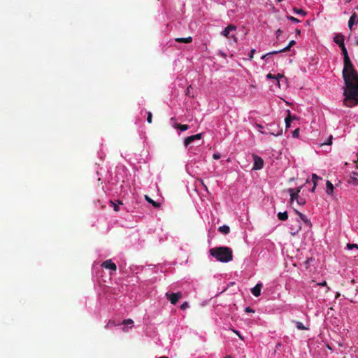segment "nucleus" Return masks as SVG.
Here are the masks:
<instances>
[{
	"instance_id": "nucleus-1",
	"label": "nucleus",
	"mask_w": 358,
	"mask_h": 358,
	"mask_svg": "<svg viewBox=\"0 0 358 358\" xmlns=\"http://www.w3.org/2000/svg\"><path fill=\"white\" fill-rule=\"evenodd\" d=\"M343 78L345 85L343 95V104L347 107L358 105V73L355 69L350 59L344 60Z\"/></svg>"
},
{
	"instance_id": "nucleus-2",
	"label": "nucleus",
	"mask_w": 358,
	"mask_h": 358,
	"mask_svg": "<svg viewBox=\"0 0 358 358\" xmlns=\"http://www.w3.org/2000/svg\"><path fill=\"white\" fill-rule=\"evenodd\" d=\"M210 255L220 262H229L233 259L231 248L226 246L215 247L210 249Z\"/></svg>"
},
{
	"instance_id": "nucleus-3",
	"label": "nucleus",
	"mask_w": 358,
	"mask_h": 358,
	"mask_svg": "<svg viewBox=\"0 0 358 358\" xmlns=\"http://www.w3.org/2000/svg\"><path fill=\"white\" fill-rule=\"evenodd\" d=\"M166 296L172 304H176L182 298V293L180 292L171 294L167 292L166 293Z\"/></svg>"
},
{
	"instance_id": "nucleus-4",
	"label": "nucleus",
	"mask_w": 358,
	"mask_h": 358,
	"mask_svg": "<svg viewBox=\"0 0 358 358\" xmlns=\"http://www.w3.org/2000/svg\"><path fill=\"white\" fill-rule=\"evenodd\" d=\"M296 42L294 40H292L287 46H286L285 48H282V49H280L279 50H276V51H273V52H268L264 55L262 56V59H264L266 58L267 56L268 55H275V54H278V53H280V52H286L287 50H289V49L291 48V47H292L294 45H295Z\"/></svg>"
},
{
	"instance_id": "nucleus-5",
	"label": "nucleus",
	"mask_w": 358,
	"mask_h": 358,
	"mask_svg": "<svg viewBox=\"0 0 358 358\" xmlns=\"http://www.w3.org/2000/svg\"><path fill=\"white\" fill-rule=\"evenodd\" d=\"M254 157V165L252 169L260 170L264 166V160L262 158L257 155H253Z\"/></svg>"
},
{
	"instance_id": "nucleus-6",
	"label": "nucleus",
	"mask_w": 358,
	"mask_h": 358,
	"mask_svg": "<svg viewBox=\"0 0 358 358\" xmlns=\"http://www.w3.org/2000/svg\"><path fill=\"white\" fill-rule=\"evenodd\" d=\"M302 187H299L296 189H289V192L290 194V201L291 203H293L294 200H297L299 196V194L301 192Z\"/></svg>"
},
{
	"instance_id": "nucleus-7",
	"label": "nucleus",
	"mask_w": 358,
	"mask_h": 358,
	"mask_svg": "<svg viewBox=\"0 0 358 358\" xmlns=\"http://www.w3.org/2000/svg\"><path fill=\"white\" fill-rule=\"evenodd\" d=\"M201 136H202L201 133L188 136L185 139L184 144L185 146H187L189 144H191L194 141L201 139Z\"/></svg>"
},
{
	"instance_id": "nucleus-8",
	"label": "nucleus",
	"mask_w": 358,
	"mask_h": 358,
	"mask_svg": "<svg viewBox=\"0 0 358 358\" xmlns=\"http://www.w3.org/2000/svg\"><path fill=\"white\" fill-rule=\"evenodd\" d=\"M101 266L105 268L112 270L113 271H115L117 270L116 264L115 263H113L111 259H108V260L104 261L101 264Z\"/></svg>"
},
{
	"instance_id": "nucleus-9",
	"label": "nucleus",
	"mask_w": 358,
	"mask_h": 358,
	"mask_svg": "<svg viewBox=\"0 0 358 358\" xmlns=\"http://www.w3.org/2000/svg\"><path fill=\"white\" fill-rule=\"evenodd\" d=\"M334 41L338 45V46L340 48L343 47L345 45L344 44V36L341 34H338L335 36L334 38Z\"/></svg>"
},
{
	"instance_id": "nucleus-10",
	"label": "nucleus",
	"mask_w": 358,
	"mask_h": 358,
	"mask_svg": "<svg viewBox=\"0 0 358 358\" xmlns=\"http://www.w3.org/2000/svg\"><path fill=\"white\" fill-rule=\"evenodd\" d=\"M236 29V27L233 25V24H229L228 25L222 32V34L227 37V38H229V33L230 31H235Z\"/></svg>"
},
{
	"instance_id": "nucleus-11",
	"label": "nucleus",
	"mask_w": 358,
	"mask_h": 358,
	"mask_svg": "<svg viewBox=\"0 0 358 358\" xmlns=\"http://www.w3.org/2000/svg\"><path fill=\"white\" fill-rule=\"evenodd\" d=\"M262 285L260 283L257 284L253 288L251 289L252 294L255 296H259L261 294V289Z\"/></svg>"
},
{
	"instance_id": "nucleus-12",
	"label": "nucleus",
	"mask_w": 358,
	"mask_h": 358,
	"mask_svg": "<svg viewBox=\"0 0 358 358\" xmlns=\"http://www.w3.org/2000/svg\"><path fill=\"white\" fill-rule=\"evenodd\" d=\"M294 211L296 212V213L299 216L301 220H303V222L305 224H306L308 226H311L310 221L307 218V217L305 215H303V213H301V212L298 211L296 209H294Z\"/></svg>"
},
{
	"instance_id": "nucleus-13",
	"label": "nucleus",
	"mask_w": 358,
	"mask_h": 358,
	"mask_svg": "<svg viewBox=\"0 0 358 358\" xmlns=\"http://www.w3.org/2000/svg\"><path fill=\"white\" fill-rule=\"evenodd\" d=\"M287 113H288V115L285 117V126H286V128H289L290 127V124H291V122L293 120H295L296 119V116L294 115V116H292L290 115V111L288 110H287Z\"/></svg>"
},
{
	"instance_id": "nucleus-14",
	"label": "nucleus",
	"mask_w": 358,
	"mask_h": 358,
	"mask_svg": "<svg viewBox=\"0 0 358 358\" xmlns=\"http://www.w3.org/2000/svg\"><path fill=\"white\" fill-rule=\"evenodd\" d=\"M357 22V13L354 12L352 15L350 17V20L348 21V27L350 29H352V26L356 23Z\"/></svg>"
},
{
	"instance_id": "nucleus-15",
	"label": "nucleus",
	"mask_w": 358,
	"mask_h": 358,
	"mask_svg": "<svg viewBox=\"0 0 358 358\" xmlns=\"http://www.w3.org/2000/svg\"><path fill=\"white\" fill-rule=\"evenodd\" d=\"M326 187H327V189H326L327 194L329 195H331L334 192V187L333 184L329 180L327 181Z\"/></svg>"
},
{
	"instance_id": "nucleus-16",
	"label": "nucleus",
	"mask_w": 358,
	"mask_h": 358,
	"mask_svg": "<svg viewBox=\"0 0 358 358\" xmlns=\"http://www.w3.org/2000/svg\"><path fill=\"white\" fill-rule=\"evenodd\" d=\"M175 41L178 43H189L192 41V38L191 36L186 38H176Z\"/></svg>"
},
{
	"instance_id": "nucleus-17",
	"label": "nucleus",
	"mask_w": 358,
	"mask_h": 358,
	"mask_svg": "<svg viewBox=\"0 0 358 358\" xmlns=\"http://www.w3.org/2000/svg\"><path fill=\"white\" fill-rule=\"evenodd\" d=\"M218 231L223 234H228L230 231V229L229 226L223 225L219 227Z\"/></svg>"
},
{
	"instance_id": "nucleus-18",
	"label": "nucleus",
	"mask_w": 358,
	"mask_h": 358,
	"mask_svg": "<svg viewBox=\"0 0 358 358\" xmlns=\"http://www.w3.org/2000/svg\"><path fill=\"white\" fill-rule=\"evenodd\" d=\"M277 216H278V218L282 221L287 220L288 218V215L286 211H285L283 213H281V212L278 213Z\"/></svg>"
},
{
	"instance_id": "nucleus-19",
	"label": "nucleus",
	"mask_w": 358,
	"mask_h": 358,
	"mask_svg": "<svg viewBox=\"0 0 358 358\" xmlns=\"http://www.w3.org/2000/svg\"><path fill=\"white\" fill-rule=\"evenodd\" d=\"M145 198L146 201H147L148 203H151L154 207H155V208H158V207H159L160 204H159V203H157V202H155V201H153V200H152V199H150L148 196H147V195H146V196H145Z\"/></svg>"
},
{
	"instance_id": "nucleus-20",
	"label": "nucleus",
	"mask_w": 358,
	"mask_h": 358,
	"mask_svg": "<svg viewBox=\"0 0 358 358\" xmlns=\"http://www.w3.org/2000/svg\"><path fill=\"white\" fill-rule=\"evenodd\" d=\"M176 127L177 129H179L182 131H186L189 129V126L187 124H177Z\"/></svg>"
},
{
	"instance_id": "nucleus-21",
	"label": "nucleus",
	"mask_w": 358,
	"mask_h": 358,
	"mask_svg": "<svg viewBox=\"0 0 358 358\" xmlns=\"http://www.w3.org/2000/svg\"><path fill=\"white\" fill-rule=\"evenodd\" d=\"M109 203H110V206H112V207L113 208V210H114L115 212H118V211H120V207H119L118 204H117L116 202H115V201H113L110 200V201H109Z\"/></svg>"
},
{
	"instance_id": "nucleus-22",
	"label": "nucleus",
	"mask_w": 358,
	"mask_h": 358,
	"mask_svg": "<svg viewBox=\"0 0 358 358\" xmlns=\"http://www.w3.org/2000/svg\"><path fill=\"white\" fill-rule=\"evenodd\" d=\"M341 50H342V54H343V57H344V60L350 59L345 46L344 45V46L341 47Z\"/></svg>"
},
{
	"instance_id": "nucleus-23",
	"label": "nucleus",
	"mask_w": 358,
	"mask_h": 358,
	"mask_svg": "<svg viewBox=\"0 0 358 358\" xmlns=\"http://www.w3.org/2000/svg\"><path fill=\"white\" fill-rule=\"evenodd\" d=\"M318 180H322V178L317 176V174H315V173H313L312 174V181L313 182V185H315V186H317V182Z\"/></svg>"
},
{
	"instance_id": "nucleus-24",
	"label": "nucleus",
	"mask_w": 358,
	"mask_h": 358,
	"mask_svg": "<svg viewBox=\"0 0 358 358\" xmlns=\"http://www.w3.org/2000/svg\"><path fill=\"white\" fill-rule=\"evenodd\" d=\"M269 130H271V131L269 132L270 134L271 135H273V136H280L282 134V129H280L279 131H278L276 133L274 132L273 129L270 128Z\"/></svg>"
},
{
	"instance_id": "nucleus-25",
	"label": "nucleus",
	"mask_w": 358,
	"mask_h": 358,
	"mask_svg": "<svg viewBox=\"0 0 358 358\" xmlns=\"http://www.w3.org/2000/svg\"><path fill=\"white\" fill-rule=\"evenodd\" d=\"M315 260L314 258L310 257L306 259V261L304 262L306 268H308L309 264Z\"/></svg>"
},
{
	"instance_id": "nucleus-26",
	"label": "nucleus",
	"mask_w": 358,
	"mask_h": 358,
	"mask_svg": "<svg viewBox=\"0 0 358 358\" xmlns=\"http://www.w3.org/2000/svg\"><path fill=\"white\" fill-rule=\"evenodd\" d=\"M296 327L299 330H305L307 329V328L300 322H296Z\"/></svg>"
},
{
	"instance_id": "nucleus-27",
	"label": "nucleus",
	"mask_w": 358,
	"mask_h": 358,
	"mask_svg": "<svg viewBox=\"0 0 358 358\" xmlns=\"http://www.w3.org/2000/svg\"><path fill=\"white\" fill-rule=\"evenodd\" d=\"M294 13L301 14L302 15H306V13L302 9H299V8H294Z\"/></svg>"
},
{
	"instance_id": "nucleus-28",
	"label": "nucleus",
	"mask_w": 358,
	"mask_h": 358,
	"mask_svg": "<svg viewBox=\"0 0 358 358\" xmlns=\"http://www.w3.org/2000/svg\"><path fill=\"white\" fill-rule=\"evenodd\" d=\"M191 88H192V86H191V85H189V86L187 87V91H186V95H187V96H190V97H194V94H192V92H191Z\"/></svg>"
},
{
	"instance_id": "nucleus-29",
	"label": "nucleus",
	"mask_w": 358,
	"mask_h": 358,
	"mask_svg": "<svg viewBox=\"0 0 358 358\" xmlns=\"http://www.w3.org/2000/svg\"><path fill=\"white\" fill-rule=\"evenodd\" d=\"M133 323H134V321L131 319L124 320L122 322V324H125V325L132 324Z\"/></svg>"
},
{
	"instance_id": "nucleus-30",
	"label": "nucleus",
	"mask_w": 358,
	"mask_h": 358,
	"mask_svg": "<svg viewBox=\"0 0 358 358\" xmlns=\"http://www.w3.org/2000/svg\"><path fill=\"white\" fill-rule=\"evenodd\" d=\"M347 248L350 250L351 249H353V248H356V249H358V245L357 244H352V243H348L347 245Z\"/></svg>"
},
{
	"instance_id": "nucleus-31",
	"label": "nucleus",
	"mask_w": 358,
	"mask_h": 358,
	"mask_svg": "<svg viewBox=\"0 0 358 358\" xmlns=\"http://www.w3.org/2000/svg\"><path fill=\"white\" fill-rule=\"evenodd\" d=\"M296 202L299 205H304L306 203L305 199L303 198H300V197L298 198V199L296 200Z\"/></svg>"
},
{
	"instance_id": "nucleus-32",
	"label": "nucleus",
	"mask_w": 358,
	"mask_h": 358,
	"mask_svg": "<svg viewBox=\"0 0 358 358\" xmlns=\"http://www.w3.org/2000/svg\"><path fill=\"white\" fill-rule=\"evenodd\" d=\"M152 115L151 112H148L147 121L148 123H152Z\"/></svg>"
},
{
	"instance_id": "nucleus-33",
	"label": "nucleus",
	"mask_w": 358,
	"mask_h": 358,
	"mask_svg": "<svg viewBox=\"0 0 358 358\" xmlns=\"http://www.w3.org/2000/svg\"><path fill=\"white\" fill-rule=\"evenodd\" d=\"M299 129H296L292 132V136H293V137H294V138H298V137H299Z\"/></svg>"
},
{
	"instance_id": "nucleus-34",
	"label": "nucleus",
	"mask_w": 358,
	"mask_h": 358,
	"mask_svg": "<svg viewBox=\"0 0 358 358\" xmlns=\"http://www.w3.org/2000/svg\"><path fill=\"white\" fill-rule=\"evenodd\" d=\"M283 78L286 79L285 78V76L282 74H280V73H278V74L275 75V80H280V79H283Z\"/></svg>"
},
{
	"instance_id": "nucleus-35",
	"label": "nucleus",
	"mask_w": 358,
	"mask_h": 358,
	"mask_svg": "<svg viewBox=\"0 0 358 358\" xmlns=\"http://www.w3.org/2000/svg\"><path fill=\"white\" fill-rule=\"evenodd\" d=\"M189 307V304L187 302H184L181 306H180V308L182 310H185L187 308Z\"/></svg>"
},
{
	"instance_id": "nucleus-36",
	"label": "nucleus",
	"mask_w": 358,
	"mask_h": 358,
	"mask_svg": "<svg viewBox=\"0 0 358 358\" xmlns=\"http://www.w3.org/2000/svg\"><path fill=\"white\" fill-rule=\"evenodd\" d=\"M213 159H219L221 157V155L218 152L214 153L213 155Z\"/></svg>"
},
{
	"instance_id": "nucleus-37",
	"label": "nucleus",
	"mask_w": 358,
	"mask_h": 358,
	"mask_svg": "<svg viewBox=\"0 0 358 358\" xmlns=\"http://www.w3.org/2000/svg\"><path fill=\"white\" fill-rule=\"evenodd\" d=\"M289 19L292 22H295V23H296V22H299V20L297 18H296V17H292V16L289 17Z\"/></svg>"
},
{
	"instance_id": "nucleus-38",
	"label": "nucleus",
	"mask_w": 358,
	"mask_h": 358,
	"mask_svg": "<svg viewBox=\"0 0 358 358\" xmlns=\"http://www.w3.org/2000/svg\"><path fill=\"white\" fill-rule=\"evenodd\" d=\"M255 52V49H252L250 50V53L249 55L250 59H252L253 58Z\"/></svg>"
},
{
	"instance_id": "nucleus-39",
	"label": "nucleus",
	"mask_w": 358,
	"mask_h": 358,
	"mask_svg": "<svg viewBox=\"0 0 358 358\" xmlns=\"http://www.w3.org/2000/svg\"><path fill=\"white\" fill-rule=\"evenodd\" d=\"M331 143H332V136H330V137L329 138L327 141L326 143H324V144L329 145H331Z\"/></svg>"
},
{
	"instance_id": "nucleus-40",
	"label": "nucleus",
	"mask_w": 358,
	"mask_h": 358,
	"mask_svg": "<svg viewBox=\"0 0 358 358\" xmlns=\"http://www.w3.org/2000/svg\"><path fill=\"white\" fill-rule=\"evenodd\" d=\"M275 75H273L270 73L266 75V78L268 79H275Z\"/></svg>"
},
{
	"instance_id": "nucleus-41",
	"label": "nucleus",
	"mask_w": 358,
	"mask_h": 358,
	"mask_svg": "<svg viewBox=\"0 0 358 358\" xmlns=\"http://www.w3.org/2000/svg\"><path fill=\"white\" fill-rule=\"evenodd\" d=\"M245 311L246 313H254V310L252 309L250 307H246L245 309Z\"/></svg>"
},
{
	"instance_id": "nucleus-42",
	"label": "nucleus",
	"mask_w": 358,
	"mask_h": 358,
	"mask_svg": "<svg viewBox=\"0 0 358 358\" xmlns=\"http://www.w3.org/2000/svg\"><path fill=\"white\" fill-rule=\"evenodd\" d=\"M198 182H199L203 187L204 188L207 190V187L206 185L204 184L203 182V180L202 179H199L198 180Z\"/></svg>"
},
{
	"instance_id": "nucleus-43",
	"label": "nucleus",
	"mask_w": 358,
	"mask_h": 358,
	"mask_svg": "<svg viewBox=\"0 0 358 358\" xmlns=\"http://www.w3.org/2000/svg\"><path fill=\"white\" fill-rule=\"evenodd\" d=\"M281 33L282 30L280 29L276 31L277 38L280 35Z\"/></svg>"
},
{
	"instance_id": "nucleus-44",
	"label": "nucleus",
	"mask_w": 358,
	"mask_h": 358,
	"mask_svg": "<svg viewBox=\"0 0 358 358\" xmlns=\"http://www.w3.org/2000/svg\"><path fill=\"white\" fill-rule=\"evenodd\" d=\"M234 332L236 334H237V335H238V336L241 339H243V338L241 336V335H240V334H239V332H238V331H236V330H234Z\"/></svg>"
},
{
	"instance_id": "nucleus-45",
	"label": "nucleus",
	"mask_w": 358,
	"mask_h": 358,
	"mask_svg": "<svg viewBox=\"0 0 358 358\" xmlns=\"http://www.w3.org/2000/svg\"><path fill=\"white\" fill-rule=\"evenodd\" d=\"M115 202L118 204V206H119V205H122V204H123L122 201H120V200H117Z\"/></svg>"
},
{
	"instance_id": "nucleus-46",
	"label": "nucleus",
	"mask_w": 358,
	"mask_h": 358,
	"mask_svg": "<svg viewBox=\"0 0 358 358\" xmlns=\"http://www.w3.org/2000/svg\"><path fill=\"white\" fill-rule=\"evenodd\" d=\"M319 285H320V286H326L327 285V282L325 281H323L322 282L320 283Z\"/></svg>"
},
{
	"instance_id": "nucleus-47",
	"label": "nucleus",
	"mask_w": 358,
	"mask_h": 358,
	"mask_svg": "<svg viewBox=\"0 0 358 358\" xmlns=\"http://www.w3.org/2000/svg\"><path fill=\"white\" fill-rule=\"evenodd\" d=\"M231 37L233 38V40L234 41V42H237L236 37L234 35H232Z\"/></svg>"
},
{
	"instance_id": "nucleus-48",
	"label": "nucleus",
	"mask_w": 358,
	"mask_h": 358,
	"mask_svg": "<svg viewBox=\"0 0 358 358\" xmlns=\"http://www.w3.org/2000/svg\"><path fill=\"white\" fill-rule=\"evenodd\" d=\"M315 188H316V186H315V185H313V187H312V189H310V191H311L312 192H315Z\"/></svg>"
},
{
	"instance_id": "nucleus-49",
	"label": "nucleus",
	"mask_w": 358,
	"mask_h": 358,
	"mask_svg": "<svg viewBox=\"0 0 358 358\" xmlns=\"http://www.w3.org/2000/svg\"><path fill=\"white\" fill-rule=\"evenodd\" d=\"M280 80H276V84L278 85L279 87H280Z\"/></svg>"
},
{
	"instance_id": "nucleus-50",
	"label": "nucleus",
	"mask_w": 358,
	"mask_h": 358,
	"mask_svg": "<svg viewBox=\"0 0 358 358\" xmlns=\"http://www.w3.org/2000/svg\"><path fill=\"white\" fill-rule=\"evenodd\" d=\"M296 34H300V32H301V31H300V30H299V29H296Z\"/></svg>"
},
{
	"instance_id": "nucleus-51",
	"label": "nucleus",
	"mask_w": 358,
	"mask_h": 358,
	"mask_svg": "<svg viewBox=\"0 0 358 358\" xmlns=\"http://www.w3.org/2000/svg\"><path fill=\"white\" fill-rule=\"evenodd\" d=\"M224 358H231V357L230 355H227Z\"/></svg>"
},
{
	"instance_id": "nucleus-52",
	"label": "nucleus",
	"mask_w": 358,
	"mask_h": 358,
	"mask_svg": "<svg viewBox=\"0 0 358 358\" xmlns=\"http://www.w3.org/2000/svg\"><path fill=\"white\" fill-rule=\"evenodd\" d=\"M274 126V124H270V127H272Z\"/></svg>"
},
{
	"instance_id": "nucleus-53",
	"label": "nucleus",
	"mask_w": 358,
	"mask_h": 358,
	"mask_svg": "<svg viewBox=\"0 0 358 358\" xmlns=\"http://www.w3.org/2000/svg\"><path fill=\"white\" fill-rule=\"evenodd\" d=\"M356 42H357V43L358 45V38H357Z\"/></svg>"
},
{
	"instance_id": "nucleus-54",
	"label": "nucleus",
	"mask_w": 358,
	"mask_h": 358,
	"mask_svg": "<svg viewBox=\"0 0 358 358\" xmlns=\"http://www.w3.org/2000/svg\"><path fill=\"white\" fill-rule=\"evenodd\" d=\"M343 358H345V357H343Z\"/></svg>"
}]
</instances>
